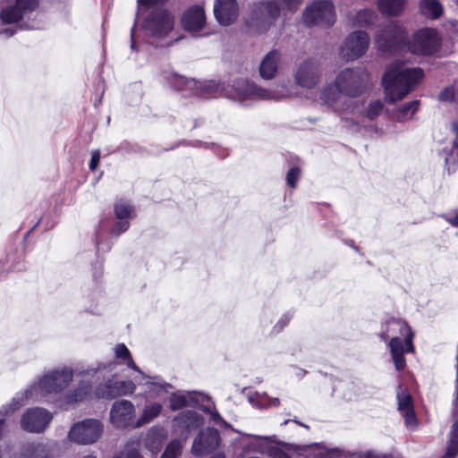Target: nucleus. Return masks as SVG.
<instances>
[{"label": "nucleus", "instance_id": "1", "mask_svg": "<svg viewBox=\"0 0 458 458\" xmlns=\"http://www.w3.org/2000/svg\"><path fill=\"white\" fill-rule=\"evenodd\" d=\"M116 366L114 361L99 362L96 366L81 372L83 377H91L96 380L103 378L92 390L91 384L87 380H81L78 386L66 396L68 403H77L89 398L91 395L100 399H114L119 396L131 395L136 390V384L131 380H118L115 375L106 378L105 372H112Z\"/></svg>", "mask_w": 458, "mask_h": 458}, {"label": "nucleus", "instance_id": "2", "mask_svg": "<svg viewBox=\"0 0 458 458\" xmlns=\"http://www.w3.org/2000/svg\"><path fill=\"white\" fill-rule=\"evenodd\" d=\"M423 76L421 68H408L399 61L393 63L382 79L386 100L394 103L403 98L421 81Z\"/></svg>", "mask_w": 458, "mask_h": 458}, {"label": "nucleus", "instance_id": "3", "mask_svg": "<svg viewBox=\"0 0 458 458\" xmlns=\"http://www.w3.org/2000/svg\"><path fill=\"white\" fill-rule=\"evenodd\" d=\"M413 336L414 333L406 321L390 318L386 322L380 338L384 341L389 339L388 348L397 371L403 370L406 367L404 353L414 352Z\"/></svg>", "mask_w": 458, "mask_h": 458}, {"label": "nucleus", "instance_id": "4", "mask_svg": "<svg viewBox=\"0 0 458 458\" xmlns=\"http://www.w3.org/2000/svg\"><path fill=\"white\" fill-rule=\"evenodd\" d=\"M301 4V0H267L255 3L245 19V24L251 33H265L274 25L281 9L294 12Z\"/></svg>", "mask_w": 458, "mask_h": 458}, {"label": "nucleus", "instance_id": "5", "mask_svg": "<svg viewBox=\"0 0 458 458\" xmlns=\"http://www.w3.org/2000/svg\"><path fill=\"white\" fill-rule=\"evenodd\" d=\"M72 369L67 367L51 370L25 391V398L37 400L61 392L72 381Z\"/></svg>", "mask_w": 458, "mask_h": 458}, {"label": "nucleus", "instance_id": "6", "mask_svg": "<svg viewBox=\"0 0 458 458\" xmlns=\"http://www.w3.org/2000/svg\"><path fill=\"white\" fill-rule=\"evenodd\" d=\"M236 98L245 99L280 100L292 96L291 88L286 83L276 84L272 89H263L248 81H239L233 85Z\"/></svg>", "mask_w": 458, "mask_h": 458}, {"label": "nucleus", "instance_id": "7", "mask_svg": "<svg viewBox=\"0 0 458 458\" xmlns=\"http://www.w3.org/2000/svg\"><path fill=\"white\" fill-rule=\"evenodd\" d=\"M369 81V73L362 67L345 68L335 79V87L342 95L356 98L361 95Z\"/></svg>", "mask_w": 458, "mask_h": 458}, {"label": "nucleus", "instance_id": "8", "mask_svg": "<svg viewBox=\"0 0 458 458\" xmlns=\"http://www.w3.org/2000/svg\"><path fill=\"white\" fill-rule=\"evenodd\" d=\"M302 22L308 27H332L335 22L334 4L330 0H314L303 10Z\"/></svg>", "mask_w": 458, "mask_h": 458}, {"label": "nucleus", "instance_id": "9", "mask_svg": "<svg viewBox=\"0 0 458 458\" xmlns=\"http://www.w3.org/2000/svg\"><path fill=\"white\" fill-rule=\"evenodd\" d=\"M103 431L104 425L99 420L86 419L71 427L68 438L78 445H92L101 437Z\"/></svg>", "mask_w": 458, "mask_h": 458}, {"label": "nucleus", "instance_id": "10", "mask_svg": "<svg viewBox=\"0 0 458 458\" xmlns=\"http://www.w3.org/2000/svg\"><path fill=\"white\" fill-rule=\"evenodd\" d=\"M174 25V16L167 10L159 7L150 12L141 27L146 36L161 38L172 31Z\"/></svg>", "mask_w": 458, "mask_h": 458}, {"label": "nucleus", "instance_id": "11", "mask_svg": "<svg viewBox=\"0 0 458 458\" xmlns=\"http://www.w3.org/2000/svg\"><path fill=\"white\" fill-rule=\"evenodd\" d=\"M440 47V38L434 29L424 28L417 31L409 49L411 53L423 55L435 54Z\"/></svg>", "mask_w": 458, "mask_h": 458}, {"label": "nucleus", "instance_id": "12", "mask_svg": "<svg viewBox=\"0 0 458 458\" xmlns=\"http://www.w3.org/2000/svg\"><path fill=\"white\" fill-rule=\"evenodd\" d=\"M321 78L319 62L315 58H307L301 62L294 72V81L301 88L308 89L315 88Z\"/></svg>", "mask_w": 458, "mask_h": 458}, {"label": "nucleus", "instance_id": "13", "mask_svg": "<svg viewBox=\"0 0 458 458\" xmlns=\"http://www.w3.org/2000/svg\"><path fill=\"white\" fill-rule=\"evenodd\" d=\"M407 36L404 30L396 23L391 22L376 36V44L383 51H394L406 45Z\"/></svg>", "mask_w": 458, "mask_h": 458}, {"label": "nucleus", "instance_id": "14", "mask_svg": "<svg viewBox=\"0 0 458 458\" xmlns=\"http://www.w3.org/2000/svg\"><path fill=\"white\" fill-rule=\"evenodd\" d=\"M369 46V37L368 33L362 30H356L346 37L340 54L347 61L355 60L366 53Z\"/></svg>", "mask_w": 458, "mask_h": 458}, {"label": "nucleus", "instance_id": "15", "mask_svg": "<svg viewBox=\"0 0 458 458\" xmlns=\"http://www.w3.org/2000/svg\"><path fill=\"white\" fill-rule=\"evenodd\" d=\"M135 407L131 401H115L110 409V422L115 428H135Z\"/></svg>", "mask_w": 458, "mask_h": 458}, {"label": "nucleus", "instance_id": "16", "mask_svg": "<svg viewBox=\"0 0 458 458\" xmlns=\"http://www.w3.org/2000/svg\"><path fill=\"white\" fill-rule=\"evenodd\" d=\"M38 5V0H10L0 13L1 21L6 24L16 23Z\"/></svg>", "mask_w": 458, "mask_h": 458}, {"label": "nucleus", "instance_id": "17", "mask_svg": "<svg viewBox=\"0 0 458 458\" xmlns=\"http://www.w3.org/2000/svg\"><path fill=\"white\" fill-rule=\"evenodd\" d=\"M52 419V414L44 408L29 409L21 417V427L25 431L39 433L46 429Z\"/></svg>", "mask_w": 458, "mask_h": 458}, {"label": "nucleus", "instance_id": "18", "mask_svg": "<svg viewBox=\"0 0 458 458\" xmlns=\"http://www.w3.org/2000/svg\"><path fill=\"white\" fill-rule=\"evenodd\" d=\"M114 355L115 358L120 360L122 363L126 364L128 368L133 369L134 371H137L140 373L143 378L148 379L146 382L142 383L139 381L140 385H145L148 386L149 390H154L156 388H158L160 390H165L166 386H169V384L166 383H160L158 381H156V377H150L148 376H146L140 369L135 364L131 352L129 349L125 346L123 344H116L114 349Z\"/></svg>", "mask_w": 458, "mask_h": 458}, {"label": "nucleus", "instance_id": "19", "mask_svg": "<svg viewBox=\"0 0 458 458\" xmlns=\"http://www.w3.org/2000/svg\"><path fill=\"white\" fill-rule=\"evenodd\" d=\"M219 441L218 430L214 428H208L201 430L195 437L191 452L196 456H202L215 450L218 446Z\"/></svg>", "mask_w": 458, "mask_h": 458}, {"label": "nucleus", "instance_id": "20", "mask_svg": "<svg viewBox=\"0 0 458 458\" xmlns=\"http://www.w3.org/2000/svg\"><path fill=\"white\" fill-rule=\"evenodd\" d=\"M204 424V418L194 411L179 413L174 419V428L186 439L188 435Z\"/></svg>", "mask_w": 458, "mask_h": 458}, {"label": "nucleus", "instance_id": "21", "mask_svg": "<svg viewBox=\"0 0 458 458\" xmlns=\"http://www.w3.org/2000/svg\"><path fill=\"white\" fill-rule=\"evenodd\" d=\"M214 14L219 24L228 26L239 16V6L236 0H215Z\"/></svg>", "mask_w": 458, "mask_h": 458}, {"label": "nucleus", "instance_id": "22", "mask_svg": "<svg viewBox=\"0 0 458 458\" xmlns=\"http://www.w3.org/2000/svg\"><path fill=\"white\" fill-rule=\"evenodd\" d=\"M209 401V397L199 392H187L186 394L174 393L169 398V406L172 411H177L186 406L199 407V404Z\"/></svg>", "mask_w": 458, "mask_h": 458}, {"label": "nucleus", "instance_id": "23", "mask_svg": "<svg viewBox=\"0 0 458 458\" xmlns=\"http://www.w3.org/2000/svg\"><path fill=\"white\" fill-rule=\"evenodd\" d=\"M281 62V53L273 49L269 51L261 60L259 64V75L264 80H273L278 73L279 64Z\"/></svg>", "mask_w": 458, "mask_h": 458}, {"label": "nucleus", "instance_id": "24", "mask_svg": "<svg viewBox=\"0 0 458 458\" xmlns=\"http://www.w3.org/2000/svg\"><path fill=\"white\" fill-rule=\"evenodd\" d=\"M206 21L204 10L199 5H195L189 8L183 13L182 23L183 28L189 31L200 30Z\"/></svg>", "mask_w": 458, "mask_h": 458}, {"label": "nucleus", "instance_id": "25", "mask_svg": "<svg viewBox=\"0 0 458 458\" xmlns=\"http://www.w3.org/2000/svg\"><path fill=\"white\" fill-rule=\"evenodd\" d=\"M397 399L398 409L404 417L406 424L408 426L415 425L417 420L411 394L406 391H402L397 394Z\"/></svg>", "mask_w": 458, "mask_h": 458}, {"label": "nucleus", "instance_id": "26", "mask_svg": "<svg viewBox=\"0 0 458 458\" xmlns=\"http://www.w3.org/2000/svg\"><path fill=\"white\" fill-rule=\"evenodd\" d=\"M165 438L166 433L163 428L152 427L147 433L145 446L151 453L157 454L160 451Z\"/></svg>", "mask_w": 458, "mask_h": 458}, {"label": "nucleus", "instance_id": "27", "mask_svg": "<svg viewBox=\"0 0 458 458\" xmlns=\"http://www.w3.org/2000/svg\"><path fill=\"white\" fill-rule=\"evenodd\" d=\"M420 13L431 20L440 18L444 13V7L438 0H420Z\"/></svg>", "mask_w": 458, "mask_h": 458}, {"label": "nucleus", "instance_id": "28", "mask_svg": "<svg viewBox=\"0 0 458 458\" xmlns=\"http://www.w3.org/2000/svg\"><path fill=\"white\" fill-rule=\"evenodd\" d=\"M49 450L47 445L42 443H30L24 445L23 449L15 458H48Z\"/></svg>", "mask_w": 458, "mask_h": 458}, {"label": "nucleus", "instance_id": "29", "mask_svg": "<svg viewBox=\"0 0 458 458\" xmlns=\"http://www.w3.org/2000/svg\"><path fill=\"white\" fill-rule=\"evenodd\" d=\"M377 4L382 14L398 16L404 11L406 0H377Z\"/></svg>", "mask_w": 458, "mask_h": 458}, {"label": "nucleus", "instance_id": "30", "mask_svg": "<svg viewBox=\"0 0 458 458\" xmlns=\"http://www.w3.org/2000/svg\"><path fill=\"white\" fill-rule=\"evenodd\" d=\"M172 86L179 91L185 92L186 96H193L198 81L181 75H174L171 81Z\"/></svg>", "mask_w": 458, "mask_h": 458}, {"label": "nucleus", "instance_id": "31", "mask_svg": "<svg viewBox=\"0 0 458 458\" xmlns=\"http://www.w3.org/2000/svg\"><path fill=\"white\" fill-rule=\"evenodd\" d=\"M377 19V13L372 9H362L356 13L352 18V25L356 27H369Z\"/></svg>", "mask_w": 458, "mask_h": 458}, {"label": "nucleus", "instance_id": "32", "mask_svg": "<svg viewBox=\"0 0 458 458\" xmlns=\"http://www.w3.org/2000/svg\"><path fill=\"white\" fill-rule=\"evenodd\" d=\"M161 411L162 405L158 403H152L146 405L141 416L135 421L134 427L140 428L144 424L149 423L160 414Z\"/></svg>", "mask_w": 458, "mask_h": 458}, {"label": "nucleus", "instance_id": "33", "mask_svg": "<svg viewBox=\"0 0 458 458\" xmlns=\"http://www.w3.org/2000/svg\"><path fill=\"white\" fill-rule=\"evenodd\" d=\"M221 87L214 81L201 83L198 81L197 89H194L193 96L203 98H216L220 94Z\"/></svg>", "mask_w": 458, "mask_h": 458}, {"label": "nucleus", "instance_id": "34", "mask_svg": "<svg viewBox=\"0 0 458 458\" xmlns=\"http://www.w3.org/2000/svg\"><path fill=\"white\" fill-rule=\"evenodd\" d=\"M277 444L282 445L286 451L293 450L299 458H308L311 455L312 449L318 445L317 443L305 445H293L284 442H278Z\"/></svg>", "mask_w": 458, "mask_h": 458}, {"label": "nucleus", "instance_id": "35", "mask_svg": "<svg viewBox=\"0 0 458 458\" xmlns=\"http://www.w3.org/2000/svg\"><path fill=\"white\" fill-rule=\"evenodd\" d=\"M140 445L139 442H128L123 449L115 454L113 458H143L140 451Z\"/></svg>", "mask_w": 458, "mask_h": 458}, {"label": "nucleus", "instance_id": "36", "mask_svg": "<svg viewBox=\"0 0 458 458\" xmlns=\"http://www.w3.org/2000/svg\"><path fill=\"white\" fill-rule=\"evenodd\" d=\"M114 215L118 220L130 219L133 213V207L125 200H118L114 206Z\"/></svg>", "mask_w": 458, "mask_h": 458}, {"label": "nucleus", "instance_id": "37", "mask_svg": "<svg viewBox=\"0 0 458 458\" xmlns=\"http://www.w3.org/2000/svg\"><path fill=\"white\" fill-rule=\"evenodd\" d=\"M419 106L418 100H413L411 102L404 104L396 114L397 121L404 122L405 120L411 118L412 114L417 111Z\"/></svg>", "mask_w": 458, "mask_h": 458}, {"label": "nucleus", "instance_id": "38", "mask_svg": "<svg viewBox=\"0 0 458 458\" xmlns=\"http://www.w3.org/2000/svg\"><path fill=\"white\" fill-rule=\"evenodd\" d=\"M182 450V443L179 440L171 441L160 458H178Z\"/></svg>", "mask_w": 458, "mask_h": 458}, {"label": "nucleus", "instance_id": "39", "mask_svg": "<svg viewBox=\"0 0 458 458\" xmlns=\"http://www.w3.org/2000/svg\"><path fill=\"white\" fill-rule=\"evenodd\" d=\"M339 94L335 87L334 88L332 85H327L322 89L320 99L324 104L332 105L337 100Z\"/></svg>", "mask_w": 458, "mask_h": 458}, {"label": "nucleus", "instance_id": "40", "mask_svg": "<svg viewBox=\"0 0 458 458\" xmlns=\"http://www.w3.org/2000/svg\"><path fill=\"white\" fill-rule=\"evenodd\" d=\"M248 401L250 404L257 408H267L269 397L264 393L259 394L258 392H249Z\"/></svg>", "mask_w": 458, "mask_h": 458}, {"label": "nucleus", "instance_id": "41", "mask_svg": "<svg viewBox=\"0 0 458 458\" xmlns=\"http://www.w3.org/2000/svg\"><path fill=\"white\" fill-rule=\"evenodd\" d=\"M383 106H384V105H383L382 101H380V100L372 101L369 105V106L366 110V116L370 120L375 119L382 112Z\"/></svg>", "mask_w": 458, "mask_h": 458}, {"label": "nucleus", "instance_id": "42", "mask_svg": "<svg viewBox=\"0 0 458 458\" xmlns=\"http://www.w3.org/2000/svg\"><path fill=\"white\" fill-rule=\"evenodd\" d=\"M199 409H201L203 411L208 413L210 415V420L217 425L225 424V421L223 420L221 415L216 410H212L211 408L208 406H204L203 403L199 404Z\"/></svg>", "mask_w": 458, "mask_h": 458}, {"label": "nucleus", "instance_id": "43", "mask_svg": "<svg viewBox=\"0 0 458 458\" xmlns=\"http://www.w3.org/2000/svg\"><path fill=\"white\" fill-rule=\"evenodd\" d=\"M301 175V169L299 167H292L286 174L287 184L293 188L296 186L297 181Z\"/></svg>", "mask_w": 458, "mask_h": 458}, {"label": "nucleus", "instance_id": "44", "mask_svg": "<svg viewBox=\"0 0 458 458\" xmlns=\"http://www.w3.org/2000/svg\"><path fill=\"white\" fill-rule=\"evenodd\" d=\"M130 226L128 220H119L113 227L111 233L114 236H119L121 233L126 232Z\"/></svg>", "mask_w": 458, "mask_h": 458}, {"label": "nucleus", "instance_id": "45", "mask_svg": "<svg viewBox=\"0 0 458 458\" xmlns=\"http://www.w3.org/2000/svg\"><path fill=\"white\" fill-rule=\"evenodd\" d=\"M267 454L271 458H292L285 450L278 446H271L267 450Z\"/></svg>", "mask_w": 458, "mask_h": 458}, {"label": "nucleus", "instance_id": "46", "mask_svg": "<svg viewBox=\"0 0 458 458\" xmlns=\"http://www.w3.org/2000/svg\"><path fill=\"white\" fill-rule=\"evenodd\" d=\"M99 161H100V152L98 150L93 151L91 154V158H90V162H89V169L91 171H94L98 167Z\"/></svg>", "mask_w": 458, "mask_h": 458}, {"label": "nucleus", "instance_id": "47", "mask_svg": "<svg viewBox=\"0 0 458 458\" xmlns=\"http://www.w3.org/2000/svg\"><path fill=\"white\" fill-rule=\"evenodd\" d=\"M166 0H138L139 6L144 5L147 8H151L154 5L165 3Z\"/></svg>", "mask_w": 458, "mask_h": 458}, {"label": "nucleus", "instance_id": "48", "mask_svg": "<svg viewBox=\"0 0 458 458\" xmlns=\"http://www.w3.org/2000/svg\"><path fill=\"white\" fill-rule=\"evenodd\" d=\"M454 98V92L452 89H444L440 95H439V99L440 100H443V101H448V100H451L453 99Z\"/></svg>", "mask_w": 458, "mask_h": 458}, {"label": "nucleus", "instance_id": "49", "mask_svg": "<svg viewBox=\"0 0 458 458\" xmlns=\"http://www.w3.org/2000/svg\"><path fill=\"white\" fill-rule=\"evenodd\" d=\"M290 320V316L285 314L284 315L281 319L278 321L277 325L276 326V328L277 331H280L284 328V327L285 325H287V323L289 322Z\"/></svg>", "mask_w": 458, "mask_h": 458}, {"label": "nucleus", "instance_id": "50", "mask_svg": "<svg viewBox=\"0 0 458 458\" xmlns=\"http://www.w3.org/2000/svg\"><path fill=\"white\" fill-rule=\"evenodd\" d=\"M364 458H391V456L388 454L369 452L364 455Z\"/></svg>", "mask_w": 458, "mask_h": 458}, {"label": "nucleus", "instance_id": "51", "mask_svg": "<svg viewBox=\"0 0 458 458\" xmlns=\"http://www.w3.org/2000/svg\"><path fill=\"white\" fill-rule=\"evenodd\" d=\"M446 221L453 226H458V211L454 216H448Z\"/></svg>", "mask_w": 458, "mask_h": 458}, {"label": "nucleus", "instance_id": "52", "mask_svg": "<svg viewBox=\"0 0 458 458\" xmlns=\"http://www.w3.org/2000/svg\"><path fill=\"white\" fill-rule=\"evenodd\" d=\"M354 388V386L352 385H349L348 386V390L352 391V389ZM344 399H346L347 401H352L354 398H355V394H352V392H349L347 394H344Z\"/></svg>", "mask_w": 458, "mask_h": 458}, {"label": "nucleus", "instance_id": "53", "mask_svg": "<svg viewBox=\"0 0 458 458\" xmlns=\"http://www.w3.org/2000/svg\"><path fill=\"white\" fill-rule=\"evenodd\" d=\"M280 403V401L278 398H270L269 397V401L267 402V407L269 406H278Z\"/></svg>", "mask_w": 458, "mask_h": 458}, {"label": "nucleus", "instance_id": "54", "mask_svg": "<svg viewBox=\"0 0 458 458\" xmlns=\"http://www.w3.org/2000/svg\"><path fill=\"white\" fill-rule=\"evenodd\" d=\"M23 29H26V30H36V29H40V25L39 24H35V23H32V24H25L22 26Z\"/></svg>", "mask_w": 458, "mask_h": 458}, {"label": "nucleus", "instance_id": "55", "mask_svg": "<svg viewBox=\"0 0 458 458\" xmlns=\"http://www.w3.org/2000/svg\"><path fill=\"white\" fill-rule=\"evenodd\" d=\"M252 437H255V438H259V439L264 438V439H266V440H267L269 442L277 443L276 441V436L265 437H262L260 436H252Z\"/></svg>", "mask_w": 458, "mask_h": 458}, {"label": "nucleus", "instance_id": "56", "mask_svg": "<svg viewBox=\"0 0 458 458\" xmlns=\"http://www.w3.org/2000/svg\"><path fill=\"white\" fill-rule=\"evenodd\" d=\"M451 127H452V131L456 136V140H458V123H453Z\"/></svg>", "mask_w": 458, "mask_h": 458}, {"label": "nucleus", "instance_id": "57", "mask_svg": "<svg viewBox=\"0 0 458 458\" xmlns=\"http://www.w3.org/2000/svg\"><path fill=\"white\" fill-rule=\"evenodd\" d=\"M0 34H6L7 37H11L14 34V30L11 29H6L4 30H0Z\"/></svg>", "mask_w": 458, "mask_h": 458}, {"label": "nucleus", "instance_id": "58", "mask_svg": "<svg viewBox=\"0 0 458 458\" xmlns=\"http://www.w3.org/2000/svg\"><path fill=\"white\" fill-rule=\"evenodd\" d=\"M134 30H135V28L133 27L131 29V47L132 49L135 48V34H134Z\"/></svg>", "mask_w": 458, "mask_h": 458}, {"label": "nucleus", "instance_id": "59", "mask_svg": "<svg viewBox=\"0 0 458 458\" xmlns=\"http://www.w3.org/2000/svg\"><path fill=\"white\" fill-rule=\"evenodd\" d=\"M210 458H225V454L223 453H218V454H216L215 455H213Z\"/></svg>", "mask_w": 458, "mask_h": 458}, {"label": "nucleus", "instance_id": "60", "mask_svg": "<svg viewBox=\"0 0 458 458\" xmlns=\"http://www.w3.org/2000/svg\"><path fill=\"white\" fill-rule=\"evenodd\" d=\"M293 421H294L295 423L299 424V425H300V426H301V427H304V428H309V426H308V425H306V424H304V423L299 422V421H297V420H293Z\"/></svg>", "mask_w": 458, "mask_h": 458}, {"label": "nucleus", "instance_id": "61", "mask_svg": "<svg viewBox=\"0 0 458 458\" xmlns=\"http://www.w3.org/2000/svg\"><path fill=\"white\" fill-rule=\"evenodd\" d=\"M330 452H331V453H338V452H339V449H338V448L332 449Z\"/></svg>", "mask_w": 458, "mask_h": 458}, {"label": "nucleus", "instance_id": "62", "mask_svg": "<svg viewBox=\"0 0 458 458\" xmlns=\"http://www.w3.org/2000/svg\"><path fill=\"white\" fill-rule=\"evenodd\" d=\"M83 458H97V457H96V456H94V455H86V456H84Z\"/></svg>", "mask_w": 458, "mask_h": 458}, {"label": "nucleus", "instance_id": "63", "mask_svg": "<svg viewBox=\"0 0 458 458\" xmlns=\"http://www.w3.org/2000/svg\"><path fill=\"white\" fill-rule=\"evenodd\" d=\"M454 147L458 148V143L456 142V140L454 141Z\"/></svg>", "mask_w": 458, "mask_h": 458}, {"label": "nucleus", "instance_id": "64", "mask_svg": "<svg viewBox=\"0 0 458 458\" xmlns=\"http://www.w3.org/2000/svg\"><path fill=\"white\" fill-rule=\"evenodd\" d=\"M289 421H290L289 420H284V423H283V424H284V425H285V424H287Z\"/></svg>", "mask_w": 458, "mask_h": 458}]
</instances>
